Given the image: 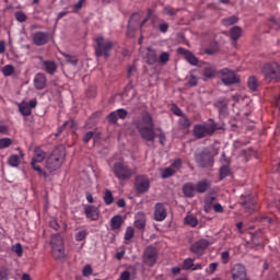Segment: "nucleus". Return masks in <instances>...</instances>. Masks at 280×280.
<instances>
[{
    "mask_svg": "<svg viewBox=\"0 0 280 280\" xmlns=\"http://www.w3.org/2000/svg\"><path fill=\"white\" fill-rule=\"evenodd\" d=\"M136 129L138 130L140 137L144 141H154L156 139V133L154 132V119L150 112H142L141 118L135 120Z\"/></svg>",
    "mask_w": 280,
    "mask_h": 280,
    "instance_id": "obj_1",
    "label": "nucleus"
},
{
    "mask_svg": "<svg viewBox=\"0 0 280 280\" xmlns=\"http://www.w3.org/2000/svg\"><path fill=\"white\" fill-rule=\"evenodd\" d=\"M66 156L67 152L65 151V147H57L46 161V170L49 172L60 170Z\"/></svg>",
    "mask_w": 280,
    "mask_h": 280,
    "instance_id": "obj_2",
    "label": "nucleus"
},
{
    "mask_svg": "<svg viewBox=\"0 0 280 280\" xmlns=\"http://www.w3.org/2000/svg\"><path fill=\"white\" fill-rule=\"evenodd\" d=\"M112 172L118 180H130L137 174V170L130 167L126 162H115Z\"/></svg>",
    "mask_w": 280,
    "mask_h": 280,
    "instance_id": "obj_3",
    "label": "nucleus"
},
{
    "mask_svg": "<svg viewBox=\"0 0 280 280\" xmlns=\"http://www.w3.org/2000/svg\"><path fill=\"white\" fill-rule=\"evenodd\" d=\"M94 43L96 58H110V51H113V47H115L113 40L98 36L94 39Z\"/></svg>",
    "mask_w": 280,
    "mask_h": 280,
    "instance_id": "obj_4",
    "label": "nucleus"
},
{
    "mask_svg": "<svg viewBox=\"0 0 280 280\" xmlns=\"http://www.w3.org/2000/svg\"><path fill=\"white\" fill-rule=\"evenodd\" d=\"M215 130H218V127L214 122H203L194 127V136L196 139H205V137L213 135Z\"/></svg>",
    "mask_w": 280,
    "mask_h": 280,
    "instance_id": "obj_5",
    "label": "nucleus"
},
{
    "mask_svg": "<svg viewBox=\"0 0 280 280\" xmlns=\"http://www.w3.org/2000/svg\"><path fill=\"white\" fill-rule=\"evenodd\" d=\"M50 245L52 248V257L55 259H65V243L60 234H54L51 236Z\"/></svg>",
    "mask_w": 280,
    "mask_h": 280,
    "instance_id": "obj_6",
    "label": "nucleus"
},
{
    "mask_svg": "<svg viewBox=\"0 0 280 280\" xmlns=\"http://www.w3.org/2000/svg\"><path fill=\"white\" fill-rule=\"evenodd\" d=\"M220 75H221V82H223L225 86L240 84V77H237V74H235V71L233 70L224 68L220 70Z\"/></svg>",
    "mask_w": 280,
    "mask_h": 280,
    "instance_id": "obj_7",
    "label": "nucleus"
},
{
    "mask_svg": "<svg viewBox=\"0 0 280 280\" xmlns=\"http://www.w3.org/2000/svg\"><path fill=\"white\" fill-rule=\"evenodd\" d=\"M135 189L138 194H148L150 191V179L145 175H138L135 179Z\"/></svg>",
    "mask_w": 280,
    "mask_h": 280,
    "instance_id": "obj_8",
    "label": "nucleus"
},
{
    "mask_svg": "<svg viewBox=\"0 0 280 280\" xmlns=\"http://www.w3.org/2000/svg\"><path fill=\"white\" fill-rule=\"evenodd\" d=\"M195 161L199 167H211L213 165V158L209 150H203L201 153L195 155Z\"/></svg>",
    "mask_w": 280,
    "mask_h": 280,
    "instance_id": "obj_9",
    "label": "nucleus"
},
{
    "mask_svg": "<svg viewBox=\"0 0 280 280\" xmlns=\"http://www.w3.org/2000/svg\"><path fill=\"white\" fill-rule=\"evenodd\" d=\"M207 248H209V242L206 238H201L190 246V253H194V255L202 257Z\"/></svg>",
    "mask_w": 280,
    "mask_h": 280,
    "instance_id": "obj_10",
    "label": "nucleus"
},
{
    "mask_svg": "<svg viewBox=\"0 0 280 280\" xmlns=\"http://www.w3.org/2000/svg\"><path fill=\"white\" fill-rule=\"evenodd\" d=\"M159 257V250L154 246H148L144 249V264L147 266H154L156 264V259Z\"/></svg>",
    "mask_w": 280,
    "mask_h": 280,
    "instance_id": "obj_11",
    "label": "nucleus"
},
{
    "mask_svg": "<svg viewBox=\"0 0 280 280\" xmlns=\"http://www.w3.org/2000/svg\"><path fill=\"white\" fill-rule=\"evenodd\" d=\"M49 33L43 31H37L32 35V40L37 47H43V45H47V43H49Z\"/></svg>",
    "mask_w": 280,
    "mask_h": 280,
    "instance_id": "obj_12",
    "label": "nucleus"
},
{
    "mask_svg": "<svg viewBox=\"0 0 280 280\" xmlns=\"http://www.w3.org/2000/svg\"><path fill=\"white\" fill-rule=\"evenodd\" d=\"M264 74L266 80H277L279 78V66L275 65H266L264 68Z\"/></svg>",
    "mask_w": 280,
    "mask_h": 280,
    "instance_id": "obj_13",
    "label": "nucleus"
},
{
    "mask_svg": "<svg viewBox=\"0 0 280 280\" xmlns=\"http://www.w3.org/2000/svg\"><path fill=\"white\" fill-rule=\"evenodd\" d=\"M167 218V209H165V205L159 202L154 208V220L155 222H163Z\"/></svg>",
    "mask_w": 280,
    "mask_h": 280,
    "instance_id": "obj_14",
    "label": "nucleus"
},
{
    "mask_svg": "<svg viewBox=\"0 0 280 280\" xmlns=\"http://www.w3.org/2000/svg\"><path fill=\"white\" fill-rule=\"evenodd\" d=\"M177 54L179 56H184L185 60H187L188 63L192 67H196L198 65V58L196 57V55H194V52L180 47L177 49Z\"/></svg>",
    "mask_w": 280,
    "mask_h": 280,
    "instance_id": "obj_15",
    "label": "nucleus"
},
{
    "mask_svg": "<svg viewBox=\"0 0 280 280\" xmlns=\"http://www.w3.org/2000/svg\"><path fill=\"white\" fill-rule=\"evenodd\" d=\"M34 86L37 91H43L47 86V77L45 73L39 72L34 78Z\"/></svg>",
    "mask_w": 280,
    "mask_h": 280,
    "instance_id": "obj_16",
    "label": "nucleus"
},
{
    "mask_svg": "<svg viewBox=\"0 0 280 280\" xmlns=\"http://www.w3.org/2000/svg\"><path fill=\"white\" fill-rule=\"evenodd\" d=\"M84 213L89 220L95 221L100 219V208L95 206H85Z\"/></svg>",
    "mask_w": 280,
    "mask_h": 280,
    "instance_id": "obj_17",
    "label": "nucleus"
},
{
    "mask_svg": "<svg viewBox=\"0 0 280 280\" xmlns=\"http://www.w3.org/2000/svg\"><path fill=\"white\" fill-rule=\"evenodd\" d=\"M45 159H47V153H45V151H43V149L37 147L34 150V156H33L31 163H43V161H45Z\"/></svg>",
    "mask_w": 280,
    "mask_h": 280,
    "instance_id": "obj_18",
    "label": "nucleus"
},
{
    "mask_svg": "<svg viewBox=\"0 0 280 280\" xmlns=\"http://www.w3.org/2000/svg\"><path fill=\"white\" fill-rule=\"evenodd\" d=\"M109 225L112 231H119V229H121V226L124 225V218L119 214L114 215L110 219Z\"/></svg>",
    "mask_w": 280,
    "mask_h": 280,
    "instance_id": "obj_19",
    "label": "nucleus"
},
{
    "mask_svg": "<svg viewBox=\"0 0 280 280\" xmlns=\"http://www.w3.org/2000/svg\"><path fill=\"white\" fill-rule=\"evenodd\" d=\"M217 200L215 196L208 195L203 201V211L205 213H211V209L214 207Z\"/></svg>",
    "mask_w": 280,
    "mask_h": 280,
    "instance_id": "obj_20",
    "label": "nucleus"
},
{
    "mask_svg": "<svg viewBox=\"0 0 280 280\" xmlns=\"http://www.w3.org/2000/svg\"><path fill=\"white\" fill-rule=\"evenodd\" d=\"M135 226H136V229H139L140 231H143L145 229V213L138 212L136 214Z\"/></svg>",
    "mask_w": 280,
    "mask_h": 280,
    "instance_id": "obj_21",
    "label": "nucleus"
},
{
    "mask_svg": "<svg viewBox=\"0 0 280 280\" xmlns=\"http://www.w3.org/2000/svg\"><path fill=\"white\" fill-rule=\"evenodd\" d=\"M183 194L186 198H194L196 196V186L192 183L184 184Z\"/></svg>",
    "mask_w": 280,
    "mask_h": 280,
    "instance_id": "obj_22",
    "label": "nucleus"
},
{
    "mask_svg": "<svg viewBox=\"0 0 280 280\" xmlns=\"http://www.w3.org/2000/svg\"><path fill=\"white\" fill-rule=\"evenodd\" d=\"M147 65H156L159 62V57L156 56V50L148 48L145 55Z\"/></svg>",
    "mask_w": 280,
    "mask_h": 280,
    "instance_id": "obj_23",
    "label": "nucleus"
},
{
    "mask_svg": "<svg viewBox=\"0 0 280 280\" xmlns=\"http://www.w3.org/2000/svg\"><path fill=\"white\" fill-rule=\"evenodd\" d=\"M209 187H211V182L203 179L197 183L195 190L198 194H205L209 189Z\"/></svg>",
    "mask_w": 280,
    "mask_h": 280,
    "instance_id": "obj_24",
    "label": "nucleus"
},
{
    "mask_svg": "<svg viewBox=\"0 0 280 280\" xmlns=\"http://www.w3.org/2000/svg\"><path fill=\"white\" fill-rule=\"evenodd\" d=\"M256 201L253 197H248L247 200L242 202V207H244L247 213H253L255 211Z\"/></svg>",
    "mask_w": 280,
    "mask_h": 280,
    "instance_id": "obj_25",
    "label": "nucleus"
},
{
    "mask_svg": "<svg viewBox=\"0 0 280 280\" xmlns=\"http://www.w3.org/2000/svg\"><path fill=\"white\" fill-rule=\"evenodd\" d=\"M69 126L70 130H77L78 125L73 120H67L63 122L61 127L58 128V131L56 133V137H60L62 135V131Z\"/></svg>",
    "mask_w": 280,
    "mask_h": 280,
    "instance_id": "obj_26",
    "label": "nucleus"
},
{
    "mask_svg": "<svg viewBox=\"0 0 280 280\" xmlns=\"http://www.w3.org/2000/svg\"><path fill=\"white\" fill-rule=\"evenodd\" d=\"M43 65L45 67L46 73H49V75H54V73H56V71L58 69V66L56 65V61L44 60Z\"/></svg>",
    "mask_w": 280,
    "mask_h": 280,
    "instance_id": "obj_27",
    "label": "nucleus"
},
{
    "mask_svg": "<svg viewBox=\"0 0 280 280\" xmlns=\"http://www.w3.org/2000/svg\"><path fill=\"white\" fill-rule=\"evenodd\" d=\"M242 37V27L240 26H233L230 30V38L233 40V43H237L240 38Z\"/></svg>",
    "mask_w": 280,
    "mask_h": 280,
    "instance_id": "obj_28",
    "label": "nucleus"
},
{
    "mask_svg": "<svg viewBox=\"0 0 280 280\" xmlns=\"http://www.w3.org/2000/svg\"><path fill=\"white\" fill-rule=\"evenodd\" d=\"M219 49H220V46L218 42H211L209 47L205 48L203 51L205 54H207V56H213L218 54Z\"/></svg>",
    "mask_w": 280,
    "mask_h": 280,
    "instance_id": "obj_29",
    "label": "nucleus"
},
{
    "mask_svg": "<svg viewBox=\"0 0 280 280\" xmlns=\"http://www.w3.org/2000/svg\"><path fill=\"white\" fill-rule=\"evenodd\" d=\"M249 91L256 92L259 89V80L255 75H250L247 80Z\"/></svg>",
    "mask_w": 280,
    "mask_h": 280,
    "instance_id": "obj_30",
    "label": "nucleus"
},
{
    "mask_svg": "<svg viewBox=\"0 0 280 280\" xmlns=\"http://www.w3.org/2000/svg\"><path fill=\"white\" fill-rule=\"evenodd\" d=\"M8 165H10V167H19V165H21V156L18 154L11 155L8 160Z\"/></svg>",
    "mask_w": 280,
    "mask_h": 280,
    "instance_id": "obj_31",
    "label": "nucleus"
},
{
    "mask_svg": "<svg viewBox=\"0 0 280 280\" xmlns=\"http://www.w3.org/2000/svg\"><path fill=\"white\" fill-rule=\"evenodd\" d=\"M19 110L24 117H30V115H32V109L30 108V105L27 103L20 104Z\"/></svg>",
    "mask_w": 280,
    "mask_h": 280,
    "instance_id": "obj_32",
    "label": "nucleus"
},
{
    "mask_svg": "<svg viewBox=\"0 0 280 280\" xmlns=\"http://www.w3.org/2000/svg\"><path fill=\"white\" fill-rule=\"evenodd\" d=\"M103 200L107 206L113 205V202H115V197L113 196V191H110L109 189H106L103 196Z\"/></svg>",
    "mask_w": 280,
    "mask_h": 280,
    "instance_id": "obj_33",
    "label": "nucleus"
},
{
    "mask_svg": "<svg viewBox=\"0 0 280 280\" xmlns=\"http://www.w3.org/2000/svg\"><path fill=\"white\" fill-rule=\"evenodd\" d=\"M237 21H240V19L235 15L225 18L222 20V25H224L225 27H229L231 25H235V23H237Z\"/></svg>",
    "mask_w": 280,
    "mask_h": 280,
    "instance_id": "obj_34",
    "label": "nucleus"
},
{
    "mask_svg": "<svg viewBox=\"0 0 280 280\" xmlns=\"http://www.w3.org/2000/svg\"><path fill=\"white\" fill-rule=\"evenodd\" d=\"M31 167L32 170H34L35 172H37V174L39 176H44V178H47V176H49L47 174V172L43 171V168L40 166H38V162H31Z\"/></svg>",
    "mask_w": 280,
    "mask_h": 280,
    "instance_id": "obj_35",
    "label": "nucleus"
},
{
    "mask_svg": "<svg viewBox=\"0 0 280 280\" xmlns=\"http://www.w3.org/2000/svg\"><path fill=\"white\" fill-rule=\"evenodd\" d=\"M185 224H188V226H191L192 229L198 226V219L194 215H187L184 219Z\"/></svg>",
    "mask_w": 280,
    "mask_h": 280,
    "instance_id": "obj_36",
    "label": "nucleus"
},
{
    "mask_svg": "<svg viewBox=\"0 0 280 280\" xmlns=\"http://www.w3.org/2000/svg\"><path fill=\"white\" fill-rule=\"evenodd\" d=\"M203 75L205 78H208V79L215 78V67L213 66L206 67L203 70Z\"/></svg>",
    "mask_w": 280,
    "mask_h": 280,
    "instance_id": "obj_37",
    "label": "nucleus"
},
{
    "mask_svg": "<svg viewBox=\"0 0 280 280\" xmlns=\"http://www.w3.org/2000/svg\"><path fill=\"white\" fill-rule=\"evenodd\" d=\"M88 235H89V231L80 230L79 232L75 233L74 240L77 242H84V240H86Z\"/></svg>",
    "mask_w": 280,
    "mask_h": 280,
    "instance_id": "obj_38",
    "label": "nucleus"
},
{
    "mask_svg": "<svg viewBox=\"0 0 280 280\" xmlns=\"http://www.w3.org/2000/svg\"><path fill=\"white\" fill-rule=\"evenodd\" d=\"M140 20H141V15L136 12L131 14L128 25H130L131 27H137V24L139 23Z\"/></svg>",
    "mask_w": 280,
    "mask_h": 280,
    "instance_id": "obj_39",
    "label": "nucleus"
},
{
    "mask_svg": "<svg viewBox=\"0 0 280 280\" xmlns=\"http://www.w3.org/2000/svg\"><path fill=\"white\" fill-rule=\"evenodd\" d=\"M164 14H166V16H176V14H178V12H180V9H174L170 5L164 7Z\"/></svg>",
    "mask_w": 280,
    "mask_h": 280,
    "instance_id": "obj_40",
    "label": "nucleus"
},
{
    "mask_svg": "<svg viewBox=\"0 0 280 280\" xmlns=\"http://www.w3.org/2000/svg\"><path fill=\"white\" fill-rule=\"evenodd\" d=\"M182 270H194V259L186 258L183 261Z\"/></svg>",
    "mask_w": 280,
    "mask_h": 280,
    "instance_id": "obj_41",
    "label": "nucleus"
},
{
    "mask_svg": "<svg viewBox=\"0 0 280 280\" xmlns=\"http://www.w3.org/2000/svg\"><path fill=\"white\" fill-rule=\"evenodd\" d=\"M11 250L15 253L18 257H23V245H21V243L13 245Z\"/></svg>",
    "mask_w": 280,
    "mask_h": 280,
    "instance_id": "obj_42",
    "label": "nucleus"
},
{
    "mask_svg": "<svg viewBox=\"0 0 280 280\" xmlns=\"http://www.w3.org/2000/svg\"><path fill=\"white\" fill-rule=\"evenodd\" d=\"M135 237V228L128 226L125 232L126 242H130Z\"/></svg>",
    "mask_w": 280,
    "mask_h": 280,
    "instance_id": "obj_43",
    "label": "nucleus"
},
{
    "mask_svg": "<svg viewBox=\"0 0 280 280\" xmlns=\"http://www.w3.org/2000/svg\"><path fill=\"white\" fill-rule=\"evenodd\" d=\"M12 145V139L2 138L0 139V150H5V148H10Z\"/></svg>",
    "mask_w": 280,
    "mask_h": 280,
    "instance_id": "obj_44",
    "label": "nucleus"
},
{
    "mask_svg": "<svg viewBox=\"0 0 280 280\" xmlns=\"http://www.w3.org/2000/svg\"><path fill=\"white\" fill-rule=\"evenodd\" d=\"M174 174H176V171L174 168L166 167L162 172V178H170V177L174 176Z\"/></svg>",
    "mask_w": 280,
    "mask_h": 280,
    "instance_id": "obj_45",
    "label": "nucleus"
},
{
    "mask_svg": "<svg viewBox=\"0 0 280 280\" xmlns=\"http://www.w3.org/2000/svg\"><path fill=\"white\" fill-rule=\"evenodd\" d=\"M158 61L160 65H167V62H170V52H162Z\"/></svg>",
    "mask_w": 280,
    "mask_h": 280,
    "instance_id": "obj_46",
    "label": "nucleus"
},
{
    "mask_svg": "<svg viewBox=\"0 0 280 280\" xmlns=\"http://www.w3.org/2000/svg\"><path fill=\"white\" fill-rule=\"evenodd\" d=\"M15 19L19 23H25L27 21V15L23 11L15 12Z\"/></svg>",
    "mask_w": 280,
    "mask_h": 280,
    "instance_id": "obj_47",
    "label": "nucleus"
},
{
    "mask_svg": "<svg viewBox=\"0 0 280 280\" xmlns=\"http://www.w3.org/2000/svg\"><path fill=\"white\" fill-rule=\"evenodd\" d=\"M229 174H231V170L229 168V166L224 165L220 168L221 180H223V178H226V176H229Z\"/></svg>",
    "mask_w": 280,
    "mask_h": 280,
    "instance_id": "obj_48",
    "label": "nucleus"
},
{
    "mask_svg": "<svg viewBox=\"0 0 280 280\" xmlns=\"http://www.w3.org/2000/svg\"><path fill=\"white\" fill-rule=\"evenodd\" d=\"M2 73H3V75H7V77L12 75V73H14V66H12V65L4 66L2 69Z\"/></svg>",
    "mask_w": 280,
    "mask_h": 280,
    "instance_id": "obj_49",
    "label": "nucleus"
},
{
    "mask_svg": "<svg viewBox=\"0 0 280 280\" xmlns=\"http://www.w3.org/2000/svg\"><path fill=\"white\" fill-rule=\"evenodd\" d=\"M119 119V116L117 115V112H112L108 116H107V121H109V124H117V120Z\"/></svg>",
    "mask_w": 280,
    "mask_h": 280,
    "instance_id": "obj_50",
    "label": "nucleus"
},
{
    "mask_svg": "<svg viewBox=\"0 0 280 280\" xmlns=\"http://www.w3.org/2000/svg\"><path fill=\"white\" fill-rule=\"evenodd\" d=\"M158 30L162 34H167V31L170 30V24L167 22H162L159 24Z\"/></svg>",
    "mask_w": 280,
    "mask_h": 280,
    "instance_id": "obj_51",
    "label": "nucleus"
},
{
    "mask_svg": "<svg viewBox=\"0 0 280 280\" xmlns=\"http://www.w3.org/2000/svg\"><path fill=\"white\" fill-rule=\"evenodd\" d=\"M83 277H91L93 275V267L91 265H85L82 269Z\"/></svg>",
    "mask_w": 280,
    "mask_h": 280,
    "instance_id": "obj_52",
    "label": "nucleus"
},
{
    "mask_svg": "<svg viewBox=\"0 0 280 280\" xmlns=\"http://www.w3.org/2000/svg\"><path fill=\"white\" fill-rule=\"evenodd\" d=\"M179 126H182V128H189V126H191V121L189 120V118L182 116V118L179 119Z\"/></svg>",
    "mask_w": 280,
    "mask_h": 280,
    "instance_id": "obj_53",
    "label": "nucleus"
},
{
    "mask_svg": "<svg viewBox=\"0 0 280 280\" xmlns=\"http://www.w3.org/2000/svg\"><path fill=\"white\" fill-rule=\"evenodd\" d=\"M10 279V270L8 268L0 269V280H8Z\"/></svg>",
    "mask_w": 280,
    "mask_h": 280,
    "instance_id": "obj_54",
    "label": "nucleus"
},
{
    "mask_svg": "<svg viewBox=\"0 0 280 280\" xmlns=\"http://www.w3.org/2000/svg\"><path fill=\"white\" fill-rule=\"evenodd\" d=\"M116 114L118 115V119H126V117H128V110L124 108L117 109Z\"/></svg>",
    "mask_w": 280,
    "mask_h": 280,
    "instance_id": "obj_55",
    "label": "nucleus"
},
{
    "mask_svg": "<svg viewBox=\"0 0 280 280\" xmlns=\"http://www.w3.org/2000/svg\"><path fill=\"white\" fill-rule=\"evenodd\" d=\"M66 61L69 65H73V67H75V65H78V58L71 56V55H66Z\"/></svg>",
    "mask_w": 280,
    "mask_h": 280,
    "instance_id": "obj_56",
    "label": "nucleus"
},
{
    "mask_svg": "<svg viewBox=\"0 0 280 280\" xmlns=\"http://www.w3.org/2000/svg\"><path fill=\"white\" fill-rule=\"evenodd\" d=\"M188 84H189V86H197L198 78L194 74H190V77L188 78Z\"/></svg>",
    "mask_w": 280,
    "mask_h": 280,
    "instance_id": "obj_57",
    "label": "nucleus"
},
{
    "mask_svg": "<svg viewBox=\"0 0 280 280\" xmlns=\"http://www.w3.org/2000/svg\"><path fill=\"white\" fill-rule=\"evenodd\" d=\"M84 3H86V0H79L74 7H73V10L74 12H80V10H82Z\"/></svg>",
    "mask_w": 280,
    "mask_h": 280,
    "instance_id": "obj_58",
    "label": "nucleus"
},
{
    "mask_svg": "<svg viewBox=\"0 0 280 280\" xmlns=\"http://www.w3.org/2000/svg\"><path fill=\"white\" fill-rule=\"evenodd\" d=\"M172 113L176 115L177 117H183V110L179 109L177 105H172L171 108Z\"/></svg>",
    "mask_w": 280,
    "mask_h": 280,
    "instance_id": "obj_59",
    "label": "nucleus"
},
{
    "mask_svg": "<svg viewBox=\"0 0 280 280\" xmlns=\"http://www.w3.org/2000/svg\"><path fill=\"white\" fill-rule=\"evenodd\" d=\"M93 137H95L94 131L86 132L85 136L83 137V142L89 143V141H91V139H93Z\"/></svg>",
    "mask_w": 280,
    "mask_h": 280,
    "instance_id": "obj_60",
    "label": "nucleus"
},
{
    "mask_svg": "<svg viewBox=\"0 0 280 280\" xmlns=\"http://www.w3.org/2000/svg\"><path fill=\"white\" fill-rule=\"evenodd\" d=\"M218 270V262H211L209 265V268L206 270V272H209V275H213Z\"/></svg>",
    "mask_w": 280,
    "mask_h": 280,
    "instance_id": "obj_61",
    "label": "nucleus"
},
{
    "mask_svg": "<svg viewBox=\"0 0 280 280\" xmlns=\"http://www.w3.org/2000/svg\"><path fill=\"white\" fill-rule=\"evenodd\" d=\"M171 165L175 170H180V167H183V160L176 159V160L173 161V163Z\"/></svg>",
    "mask_w": 280,
    "mask_h": 280,
    "instance_id": "obj_62",
    "label": "nucleus"
},
{
    "mask_svg": "<svg viewBox=\"0 0 280 280\" xmlns=\"http://www.w3.org/2000/svg\"><path fill=\"white\" fill-rule=\"evenodd\" d=\"M212 209L214 213H224V207H222L220 203H214Z\"/></svg>",
    "mask_w": 280,
    "mask_h": 280,
    "instance_id": "obj_63",
    "label": "nucleus"
},
{
    "mask_svg": "<svg viewBox=\"0 0 280 280\" xmlns=\"http://www.w3.org/2000/svg\"><path fill=\"white\" fill-rule=\"evenodd\" d=\"M120 280H130V271L125 270L120 275Z\"/></svg>",
    "mask_w": 280,
    "mask_h": 280,
    "instance_id": "obj_64",
    "label": "nucleus"
}]
</instances>
